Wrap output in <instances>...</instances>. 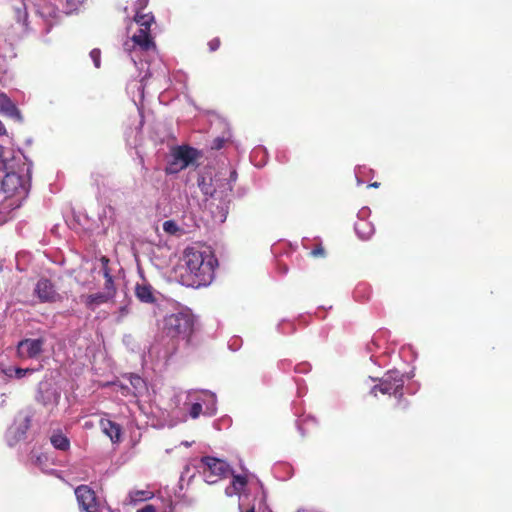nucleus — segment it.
I'll return each mask as SVG.
<instances>
[{
  "label": "nucleus",
  "mask_w": 512,
  "mask_h": 512,
  "mask_svg": "<svg viewBox=\"0 0 512 512\" xmlns=\"http://www.w3.org/2000/svg\"><path fill=\"white\" fill-rule=\"evenodd\" d=\"M182 260L185 272L181 278L185 285L198 288L209 285L214 279L218 260L209 249L188 247L184 250Z\"/></svg>",
  "instance_id": "f257e3e1"
},
{
  "label": "nucleus",
  "mask_w": 512,
  "mask_h": 512,
  "mask_svg": "<svg viewBox=\"0 0 512 512\" xmlns=\"http://www.w3.org/2000/svg\"><path fill=\"white\" fill-rule=\"evenodd\" d=\"M194 330V316L188 311L168 315L164 319V333L174 339L189 341Z\"/></svg>",
  "instance_id": "f03ea898"
},
{
  "label": "nucleus",
  "mask_w": 512,
  "mask_h": 512,
  "mask_svg": "<svg viewBox=\"0 0 512 512\" xmlns=\"http://www.w3.org/2000/svg\"><path fill=\"white\" fill-rule=\"evenodd\" d=\"M202 474L208 484H215L223 478H226L231 472L229 464L211 456H204L200 460Z\"/></svg>",
  "instance_id": "7ed1b4c3"
},
{
  "label": "nucleus",
  "mask_w": 512,
  "mask_h": 512,
  "mask_svg": "<svg viewBox=\"0 0 512 512\" xmlns=\"http://www.w3.org/2000/svg\"><path fill=\"white\" fill-rule=\"evenodd\" d=\"M404 380L399 372H388L380 380L378 385H375L370 393L377 397L378 392L384 395L395 396L399 401L403 398Z\"/></svg>",
  "instance_id": "20e7f679"
},
{
  "label": "nucleus",
  "mask_w": 512,
  "mask_h": 512,
  "mask_svg": "<svg viewBox=\"0 0 512 512\" xmlns=\"http://www.w3.org/2000/svg\"><path fill=\"white\" fill-rule=\"evenodd\" d=\"M1 185L3 191L7 194L26 196L31 187L30 170L27 169L23 174L18 172L7 173L4 176Z\"/></svg>",
  "instance_id": "39448f33"
},
{
  "label": "nucleus",
  "mask_w": 512,
  "mask_h": 512,
  "mask_svg": "<svg viewBox=\"0 0 512 512\" xmlns=\"http://www.w3.org/2000/svg\"><path fill=\"white\" fill-rule=\"evenodd\" d=\"M199 156L195 148L189 146H177L172 151L173 161L166 168L167 173H176L185 169L193 163Z\"/></svg>",
  "instance_id": "423d86ee"
},
{
  "label": "nucleus",
  "mask_w": 512,
  "mask_h": 512,
  "mask_svg": "<svg viewBox=\"0 0 512 512\" xmlns=\"http://www.w3.org/2000/svg\"><path fill=\"white\" fill-rule=\"evenodd\" d=\"M77 502L85 512H100L99 501L95 491L88 485H80L75 489Z\"/></svg>",
  "instance_id": "0eeeda50"
},
{
  "label": "nucleus",
  "mask_w": 512,
  "mask_h": 512,
  "mask_svg": "<svg viewBox=\"0 0 512 512\" xmlns=\"http://www.w3.org/2000/svg\"><path fill=\"white\" fill-rule=\"evenodd\" d=\"M131 43L126 42L124 48L126 51L138 48L141 51L155 50L156 44L154 38L151 35L150 29L140 28L131 37Z\"/></svg>",
  "instance_id": "6e6552de"
},
{
  "label": "nucleus",
  "mask_w": 512,
  "mask_h": 512,
  "mask_svg": "<svg viewBox=\"0 0 512 512\" xmlns=\"http://www.w3.org/2000/svg\"><path fill=\"white\" fill-rule=\"evenodd\" d=\"M34 293L41 303H53L61 298L54 284L47 278H41L38 280Z\"/></svg>",
  "instance_id": "1a4fd4ad"
},
{
  "label": "nucleus",
  "mask_w": 512,
  "mask_h": 512,
  "mask_svg": "<svg viewBox=\"0 0 512 512\" xmlns=\"http://www.w3.org/2000/svg\"><path fill=\"white\" fill-rule=\"evenodd\" d=\"M43 344L42 339H24L17 345V354L20 358H35L42 352Z\"/></svg>",
  "instance_id": "9d476101"
},
{
  "label": "nucleus",
  "mask_w": 512,
  "mask_h": 512,
  "mask_svg": "<svg viewBox=\"0 0 512 512\" xmlns=\"http://www.w3.org/2000/svg\"><path fill=\"white\" fill-rule=\"evenodd\" d=\"M134 293L136 298L142 303L154 304L157 301L153 286L145 279L140 283H136Z\"/></svg>",
  "instance_id": "9b49d317"
},
{
  "label": "nucleus",
  "mask_w": 512,
  "mask_h": 512,
  "mask_svg": "<svg viewBox=\"0 0 512 512\" xmlns=\"http://www.w3.org/2000/svg\"><path fill=\"white\" fill-rule=\"evenodd\" d=\"M99 425L102 432L109 437L113 443H119L121 441L122 427L118 423L110 419L101 418Z\"/></svg>",
  "instance_id": "f8f14e48"
},
{
  "label": "nucleus",
  "mask_w": 512,
  "mask_h": 512,
  "mask_svg": "<svg viewBox=\"0 0 512 512\" xmlns=\"http://www.w3.org/2000/svg\"><path fill=\"white\" fill-rule=\"evenodd\" d=\"M35 413H36L35 409L30 406L26 407L25 409L21 410L18 413L17 431H18L19 437H24L26 432L30 429L31 422H32L33 417L35 416Z\"/></svg>",
  "instance_id": "ddd939ff"
},
{
  "label": "nucleus",
  "mask_w": 512,
  "mask_h": 512,
  "mask_svg": "<svg viewBox=\"0 0 512 512\" xmlns=\"http://www.w3.org/2000/svg\"><path fill=\"white\" fill-rule=\"evenodd\" d=\"M80 299L88 310L94 311L98 306L112 300L105 292H97L88 295H81Z\"/></svg>",
  "instance_id": "4468645a"
},
{
  "label": "nucleus",
  "mask_w": 512,
  "mask_h": 512,
  "mask_svg": "<svg viewBox=\"0 0 512 512\" xmlns=\"http://www.w3.org/2000/svg\"><path fill=\"white\" fill-rule=\"evenodd\" d=\"M50 441L55 449L67 451L70 448L69 439L61 431L54 432Z\"/></svg>",
  "instance_id": "2eb2a0df"
},
{
  "label": "nucleus",
  "mask_w": 512,
  "mask_h": 512,
  "mask_svg": "<svg viewBox=\"0 0 512 512\" xmlns=\"http://www.w3.org/2000/svg\"><path fill=\"white\" fill-rule=\"evenodd\" d=\"M134 21L139 25L140 28L150 29L151 25L155 22V18L151 12L144 13L143 11L136 10Z\"/></svg>",
  "instance_id": "dca6fc26"
},
{
  "label": "nucleus",
  "mask_w": 512,
  "mask_h": 512,
  "mask_svg": "<svg viewBox=\"0 0 512 512\" xmlns=\"http://www.w3.org/2000/svg\"><path fill=\"white\" fill-rule=\"evenodd\" d=\"M103 276L105 279L104 291L110 298L114 299L117 289L114 283L113 276L110 273V268L103 269Z\"/></svg>",
  "instance_id": "f3484780"
},
{
  "label": "nucleus",
  "mask_w": 512,
  "mask_h": 512,
  "mask_svg": "<svg viewBox=\"0 0 512 512\" xmlns=\"http://www.w3.org/2000/svg\"><path fill=\"white\" fill-rule=\"evenodd\" d=\"M129 496L131 501L138 502L151 499L153 497V493L148 490H135L131 491Z\"/></svg>",
  "instance_id": "a211bd4d"
},
{
  "label": "nucleus",
  "mask_w": 512,
  "mask_h": 512,
  "mask_svg": "<svg viewBox=\"0 0 512 512\" xmlns=\"http://www.w3.org/2000/svg\"><path fill=\"white\" fill-rule=\"evenodd\" d=\"M14 13H15L16 21L27 26L28 11H27L26 5L22 4L20 7H15Z\"/></svg>",
  "instance_id": "6ab92c4d"
},
{
  "label": "nucleus",
  "mask_w": 512,
  "mask_h": 512,
  "mask_svg": "<svg viewBox=\"0 0 512 512\" xmlns=\"http://www.w3.org/2000/svg\"><path fill=\"white\" fill-rule=\"evenodd\" d=\"M129 379H130V384L134 388L133 394L135 396L138 392H140L142 389H144L146 387L144 380L138 375L132 374V375H130Z\"/></svg>",
  "instance_id": "aec40b11"
},
{
  "label": "nucleus",
  "mask_w": 512,
  "mask_h": 512,
  "mask_svg": "<svg viewBox=\"0 0 512 512\" xmlns=\"http://www.w3.org/2000/svg\"><path fill=\"white\" fill-rule=\"evenodd\" d=\"M197 184L205 195L213 196L214 189L211 187L210 183L206 181L205 176H200L197 180Z\"/></svg>",
  "instance_id": "412c9836"
},
{
  "label": "nucleus",
  "mask_w": 512,
  "mask_h": 512,
  "mask_svg": "<svg viewBox=\"0 0 512 512\" xmlns=\"http://www.w3.org/2000/svg\"><path fill=\"white\" fill-rule=\"evenodd\" d=\"M163 230L169 235H176L180 228L174 220H167L163 223Z\"/></svg>",
  "instance_id": "4be33fe9"
},
{
  "label": "nucleus",
  "mask_w": 512,
  "mask_h": 512,
  "mask_svg": "<svg viewBox=\"0 0 512 512\" xmlns=\"http://www.w3.org/2000/svg\"><path fill=\"white\" fill-rule=\"evenodd\" d=\"M233 485L236 489H243L247 485V477L243 475H233Z\"/></svg>",
  "instance_id": "5701e85b"
},
{
  "label": "nucleus",
  "mask_w": 512,
  "mask_h": 512,
  "mask_svg": "<svg viewBox=\"0 0 512 512\" xmlns=\"http://www.w3.org/2000/svg\"><path fill=\"white\" fill-rule=\"evenodd\" d=\"M90 57L96 68H100L101 65V51L98 48H94L90 52Z\"/></svg>",
  "instance_id": "b1692460"
},
{
  "label": "nucleus",
  "mask_w": 512,
  "mask_h": 512,
  "mask_svg": "<svg viewBox=\"0 0 512 512\" xmlns=\"http://www.w3.org/2000/svg\"><path fill=\"white\" fill-rule=\"evenodd\" d=\"M201 413L202 405L200 403H193L189 411L191 418L196 419L200 416Z\"/></svg>",
  "instance_id": "393cba45"
},
{
  "label": "nucleus",
  "mask_w": 512,
  "mask_h": 512,
  "mask_svg": "<svg viewBox=\"0 0 512 512\" xmlns=\"http://www.w3.org/2000/svg\"><path fill=\"white\" fill-rule=\"evenodd\" d=\"M310 255L312 257L318 258V257H325L326 252L324 247L321 244H317L310 252Z\"/></svg>",
  "instance_id": "a878e982"
},
{
  "label": "nucleus",
  "mask_w": 512,
  "mask_h": 512,
  "mask_svg": "<svg viewBox=\"0 0 512 512\" xmlns=\"http://www.w3.org/2000/svg\"><path fill=\"white\" fill-rule=\"evenodd\" d=\"M220 46H221V40L219 37H215L208 42V47H209L210 52L217 51L220 48Z\"/></svg>",
  "instance_id": "bb28decb"
},
{
  "label": "nucleus",
  "mask_w": 512,
  "mask_h": 512,
  "mask_svg": "<svg viewBox=\"0 0 512 512\" xmlns=\"http://www.w3.org/2000/svg\"><path fill=\"white\" fill-rule=\"evenodd\" d=\"M130 313L128 305H123L119 308L117 322H122L123 319Z\"/></svg>",
  "instance_id": "cd10ccee"
},
{
  "label": "nucleus",
  "mask_w": 512,
  "mask_h": 512,
  "mask_svg": "<svg viewBox=\"0 0 512 512\" xmlns=\"http://www.w3.org/2000/svg\"><path fill=\"white\" fill-rule=\"evenodd\" d=\"M364 229V228H369V225L368 223L366 222H361L359 224L356 225V232L359 234L360 238L361 239H368L369 238V235H370V232H367L366 234H361V229Z\"/></svg>",
  "instance_id": "c85d7f7f"
},
{
  "label": "nucleus",
  "mask_w": 512,
  "mask_h": 512,
  "mask_svg": "<svg viewBox=\"0 0 512 512\" xmlns=\"http://www.w3.org/2000/svg\"><path fill=\"white\" fill-rule=\"evenodd\" d=\"M225 139L217 137L212 141L211 149L213 150H220L224 147Z\"/></svg>",
  "instance_id": "c756f323"
},
{
  "label": "nucleus",
  "mask_w": 512,
  "mask_h": 512,
  "mask_svg": "<svg viewBox=\"0 0 512 512\" xmlns=\"http://www.w3.org/2000/svg\"><path fill=\"white\" fill-rule=\"evenodd\" d=\"M33 370L31 369H23V368H16L15 369V376L17 378H22L24 377L27 373H30L32 372Z\"/></svg>",
  "instance_id": "7c9ffc66"
},
{
  "label": "nucleus",
  "mask_w": 512,
  "mask_h": 512,
  "mask_svg": "<svg viewBox=\"0 0 512 512\" xmlns=\"http://www.w3.org/2000/svg\"><path fill=\"white\" fill-rule=\"evenodd\" d=\"M149 0H137L136 2V10L143 11L145 7L147 6Z\"/></svg>",
  "instance_id": "2f4dec72"
},
{
  "label": "nucleus",
  "mask_w": 512,
  "mask_h": 512,
  "mask_svg": "<svg viewBox=\"0 0 512 512\" xmlns=\"http://www.w3.org/2000/svg\"><path fill=\"white\" fill-rule=\"evenodd\" d=\"M137 512H156V509L153 505L148 504L145 505L143 508L139 509Z\"/></svg>",
  "instance_id": "473e14b6"
},
{
  "label": "nucleus",
  "mask_w": 512,
  "mask_h": 512,
  "mask_svg": "<svg viewBox=\"0 0 512 512\" xmlns=\"http://www.w3.org/2000/svg\"><path fill=\"white\" fill-rule=\"evenodd\" d=\"M101 262H102V265H103L102 270L105 269V268H109L108 267L109 259L107 257L103 256L101 258Z\"/></svg>",
  "instance_id": "72a5a7b5"
},
{
  "label": "nucleus",
  "mask_w": 512,
  "mask_h": 512,
  "mask_svg": "<svg viewBox=\"0 0 512 512\" xmlns=\"http://www.w3.org/2000/svg\"><path fill=\"white\" fill-rule=\"evenodd\" d=\"M68 3H70L73 6H76L78 4H81L84 2V0H67Z\"/></svg>",
  "instance_id": "f704fd0d"
},
{
  "label": "nucleus",
  "mask_w": 512,
  "mask_h": 512,
  "mask_svg": "<svg viewBox=\"0 0 512 512\" xmlns=\"http://www.w3.org/2000/svg\"><path fill=\"white\" fill-rule=\"evenodd\" d=\"M6 133V129H5V126L3 125V123L0 121V135H3Z\"/></svg>",
  "instance_id": "c9c22d12"
},
{
  "label": "nucleus",
  "mask_w": 512,
  "mask_h": 512,
  "mask_svg": "<svg viewBox=\"0 0 512 512\" xmlns=\"http://www.w3.org/2000/svg\"><path fill=\"white\" fill-rule=\"evenodd\" d=\"M370 187H373V188H378L380 186V183L378 182H373L369 185Z\"/></svg>",
  "instance_id": "e433bc0d"
},
{
  "label": "nucleus",
  "mask_w": 512,
  "mask_h": 512,
  "mask_svg": "<svg viewBox=\"0 0 512 512\" xmlns=\"http://www.w3.org/2000/svg\"><path fill=\"white\" fill-rule=\"evenodd\" d=\"M2 155H3V147L0 146V158L2 157Z\"/></svg>",
  "instance_id": "4c0bfd02"
},
{
  "label": "nucleus",
  "mask_w": 512,
  "mask_h": 512,
  "mask_svg": "<svg viewBox=\"0 0 512 512\" xmlns=\"http://www.w3.org/2000/svg\"><path fill=\"white\" fill-rule=\"evenodd\" d=\"M245 512H255V509H254V507H252V508L248 509V510H247V511H245Z\"/></svg>",
  "instance_id": "58836bf2"
},
{
  "label": "nucleus",
  "mask_w": 512,
  "mask_h": 512,
  "mask_svg": "<svg viewBox=\"0 0 512 512\" xmlns=\"http://www.w3.org/2000/svg\"><path fill=\"white\" fill-rule=\"evenodd\" d=\"M282 270L284 273H286L288 271V268L285 266V267H282Z\"/></svg>",
  "instance_id": "ea45409f"
}]
</instances>
